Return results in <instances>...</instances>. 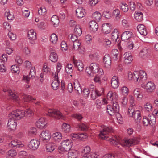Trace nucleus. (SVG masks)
I'll list each match as a JSON object with an SVG mask.
<instances>
[{
  "instance_id": "obj_1",
  "label": "nucleus",
  "mask_w": 158,
  "mask_h": 158,
  "mask_svg": "<svg viewBox=\"0 0 158 158\" xmlns=\"http://www.w3.org/2000/svg\"><path fill=\"white\" fill-rule=\"evenodd\" d=\"M110 141L116 147H119V145H121L123 146L129 147L132 145H135L138 144L139 142V139L137 138H134L131 139L121 140L120 138L118 136L115 135L113 137H110Z\"/></svg>"
},
{
  "instance_id": "obj_2",
  "label": "nucleus",
  "mask_w": 158,
  "mask_h": 158,
  "mask_svg": "<svg viewBox=\"0 0 158 158\" xmlns=\"http://www.w3.org/2000/svg\"><path fill=\"white\" fill-rule=\"evenodd\" d=\"M128 79L131 80L133 79L135 81L138 83H144L147 79V75L145 72L143 70L139 71H134L133 74L131 72L128 73Z\"/></svg>"
},
{
  "instance_id": "obj_3",
  "label": "nucleus",
  "mask_w": 158,
  "mask_h": 158,
  "mask_svg": "<svg viewBox=\"0 0 158 158\" xmlns=\"http://www.w3.org/2000/svg\"><path fill=\"white\" fill-rule=\"evenodd\" d=\"M12 117H15L18 119H20L26 115L28 117H30L33 115L32 111L30 109H28L26 111L22 110H16L11 112Z\"/></svg>"
},
{
  "instance_id": "obj_4",
  "label": "nucleus",
  "mask_w": 158,
  "mask_h": 158,
  "mask_svg": "<svg viewBox=\"0 0 158 158\" xmlns=\"http://www.w3.org/2000/svg\"><path fill=\"white\" fill-rule=\"evenodd\" d=\"M72 144L71 141L69 140H64L61 142L60 145L58 147V149L63 152H67L70 150Z\"/></svg>"
},
{
  "instance_id": "obj_5",
  "label": "nucleus",
  "mask_w": 158,
  "mask_h": 158,
  "mask_svg": "<svg viewBox=\"0 0 158 158\" xmlns=\"http://www.w3.org/2000/svg\"><path fill=\"white\" fill-rule=\"evenodd\" d=\"M100 133L99 134V137L102 139H106L109 137L107 135L109 133L113 132V130L110 127L105 126L103 127L102 130L100 131Z\"/></svg>"
},
{
  "instance_id": "obj_6",
  "label": "nucleus",
  "mask_w": 158,
  "mask_h": 158,
  "mask_svg": "<svg viewBox=\"0 0 158 158\" xmlns=\"http://www.w3.org/2000/svg\"><path fill=\"white\" fill-rule=\"evenodd\" d=\"M119 111V106L118 103L112 104V106L108 105L107 106V112L109 115L112 116L116 112Z\"/></svg>"
},
{
  "instance_id": "obj_7",
  "label": "nucleus",
  "mask_w": 158,
  "mask_h": 158,
  "mask_svg": "<svg viewBox=\"0 0 158 158\" xmlns=\"http://www.w3.org/2000/svg\"><path fill=\"white\" fill-rule=\"evenodd\" d=\"M99 68L98 64L96 63H92L89 67L86 68V72L90 76H94Z\"/></svg>"
},
{
  "instance_id": "obj_8",
  "label": "nucleus",
  "mask_w": 158,
  "mask_h": 158,
  "mask_svg": "<svg viewBox=\"0 0 158 158\" xmlns=\"http://www.w3.org/2000/svg\"><path fill=\"white\" fill-rule=\"evenodd\" d=\"M11 114V112L9 114L8 116L10 118L8 120L7 124L8 129L9 130V131H13L16 129L17 123L15 121V120H18L15 117H12ZM19 120L18 119V120Z\"/></svg>"
},
{
  "instance_id": "obj_9",
  "label": "nucleus",
  "mask_w": 158,
  "mask_h": 158,
  "mask_svg": "<svg viewBox=\"0 0 158 158\" xmlns=\"http://www.w3.org/2000/svg\"><path fill=\"white\" fill-rule=\"evenodd\" d=\"M48 115L56 119H63V115L60 111L55 109H50L48 110Z\"/></svg>"
},
{
  "instance_id": "obj_10",
  "label": "nucleus",
  "mask_w": 158,
  "mask_h": 158,
  "mask_svg": "<svg viewBox=\"0 0 158 158\" xmlns=\"http://www.w3.org/2000/svg\"><path fill=\"white\" fill-rule=\"evenodd\" d=\"M52 75L54 78L52 83V86L54 90H56L58 89L59 86L58 73L56 72L55 73H53Z\"/></svg>"
},
{
  "instance_id": "obj_11",
  "label": "nucleus",
  "mask_w": 158,
  "mask_h": 158,
  "mask_svg": "<svg viewBox=\"0 0 158 158\" xmlns=\"http://www.w3.org/2000/svg\"><path fill=\"white\" fill-rule=\"evenodd\" d=\"M107 98L108 100H109L112 101V104L118 103L117 102V100L118 98V95L115 93L112 92L111 91H109L107 94Z\"/></svg>"
},
{
  "instance_id": "obj_12",
  "label": "nucleus",
  "mask_w": 158,
  "mask_h": 158,
  "mask_svg": "<svg viewBox=\"0 0 158 158\" xmlns=\"http://www.w3.org/2000/svg\"><path fill=\"white\" fill-rule=\"evenodd\" d=\"M40 144V141L33 139L30 141L28 144V147L30 149L35 150L37 149Z\"/></svg>"
},
{
  "instance_id": "obj_13",
  "label": "nucleus",
  "mask_w": 158,
  "mask_h": 158,
  "mask_svg": "<svg viewBox=\"0 0 158 158\" xmlns=\"http://www.w3.org/2000/svg\"><path fill=\"white\" fill-rule=\"evenodd\" d=\"M73 62L77 70L80 72L82 71L84 69V65L80 60H77L73 58Z\"/></svg>"
},
{
  "instance_id": "obj_14",
  "label": "nucleus",
  "mask_w": 158,
  "mask_h": 158,
  "mask_svg": "<svg viewBox=\"0 0 158 158\" xmlns=\"http://www.w3.org/2000/svg\"><path fill=\"white\" fill-rule=\"evenodd\" d=\"M40 138L43 141H48L51 138V135L48 131H44L42 132L40 135Z\"/></svg>"
},
{
  "instance_id": "obj_15",
  "label": "nucleus",
  "mask_w": 158,
  "mask_h": 158,
  "mask_svg": "<svg viewBox=\"0 0 158 158\" xmlns=\"http://www.w3.org/2000/svg\"><path fill=\"white\" fill-rule=\"evenodd\" d=\"M85 13V9L81 7H78L76 10V15L78 18L83 17Z\"/></svg>"
},
{
  "instance_id": "obj_16",
  "label": "nucleus",
  "mask_w": 158,
  "mask_h": 158,
  "mask_svg": "<svg viewBox=\"0 0 158 158\" xmlns=\"http://www.w3.org/2000/svg\"><path fill=\"white\" fill-rule=\"evenodd\" d=\"M155 86L154 84L152 82H148L145 85L144 89L148 93H151L155 89Z\"/></svg>"
},
{
  "instance_id": "obj_17",
  "label": "nucleus",
  "mask_w": 158,
  "mask_h": 158,
  "mask_svg": "<svg viewBox=\"0 0 158 158\" xmlns=\"http://www.w3.org/2000/svg\"><path fill=\"white\" fill-rule=\"evenodd\" d=\"M135 123L138 124L141 121L142 118L141 113L139 110H135L133 117Z\"/></svg>"
},
{
  "instance_id": "obj_18",
  "label": "nucleus",
  "mask_w": 158,
  "mask_h": 158,
  "mask_svg": "<svg viewBox=\"0 0 158 158\" xmlns=\"http://www.w3.org/2000/svg\"><path fill=\"white\" fill-rule=\"evenodd\" d=\"M103 61L106 67L109 68L111 64V59L108 54H106L104 56Z\"/></svg>"
},
{
  "instance_id": "obj_19",
  "label": "nucleus",
  "mask_w": 158,
  "mask_h": 158,
  "mask_svg": "<svg viewBox=\"0 0 158 158\" xmlns=\"http://www.w3.org/2000/svg\"><path fill=\"white\" fill-rule=\"evenodd\" d=\"M119 85L118 79L116 76H114L111 80V86L114 89L117 88Z\"/></svg>"
},
{
  "instance_id": "obj_20",
  "label": "nucleus",
  "mask_w": 158,
  "mask_h": 158,
  "mask_svg": "<svg viewBox=\"0 0 158 158\" xmlns=\"http://www.w3.org/2000/svg\"><path fill=\"white\" fill-rule=\"evenodd\" d=\"M102 30L103 33L107 34L111 31V25L110 23H105L102 25Z\"/></svg>"
},
{
  "instance_id": "obj_21",
  "label": "nucleus",
  "mask_w": 158,
  "mask_h": 158,
  "mask_svg": "<svg viewBox=\"0 0 158 158\" xmlns=\"http://www.w3.org/2000/svg\"><path fill=\"white\" fill-rule=\"evenodd\" d=\"M138 31L140 33L143 35H146L147 34V31L145 26L143 24L139 25L137 27Z\"/></svg>"
},
{
  "instance_id": "obj_22",
  "label": "nucleus",
  "mask_w": 158,
  "mask_h": 158,
  "mask_svg": "<svg viewBox=\"0 0 158 158\" xmlns=\"http://www.w3.org/2000/svg\"><path fill=\"white\" fill-rule=\"evenodd\" d=\"M132 36V33L129 31L124 32L121 35V38L123 41H125L131 38Z\"/></svg>"
},
{
  "instance_id": "obj_23",
  "label": "nucleus",
  "mask_w": 158,
  "mask_h": 158,
  "mask_svg": "<svg viewBox=\"0 0 158 158\" xmlns=\"http://www.w3.org/2000/svg\"><path fill=\"white\" fill-rule=\"evenodd\" d=\"M57 145L54 143H49L46 144V150L47 152H52L56 148Z\"/></svg>"
},
{
  "instance_id": "obj_24",
  "label": "nucleus",
  "mask_w": 158,
  "mask_h": 158,
  "mask_svg": "<svg viewBox=\"0 0 158 158\" xmlns=\"http://www.w3.org/2000/svg\"><path fill=\"white\" fill-rule=\"evenodd\" d=\"M74 89L76 91V93L80 94L82 92V90L81 85L78 81L76 80L73 82Z\"/></svg>"
},
{
  "instance_id": "obj_25",
  "label": "nucleus",
  "mask_w": 158,
  "mask_h": 158,
  "mask_svg": "<svg viewBox=\"0 0 158 158\" xmlns=\"http://www.w3.org/2000/svg\"><path fill=\"white\" fill-rule=\"evenodd\" d=\"M9 146L11 147H15L16 148L23 147V145L21 143V142L17 140L12 141L9 144Z\"/></svg>"
},
{
  "instance_id": "obj_26",
  "label": "nucleus",
  "mask_w": 158,
  "mask_h": 158,
  "mask_svg": "<svg viewBox=\"0 0 158 158\" xmlns=\"http://www.w3.org/2000/svg\"><path fill=\"white\" fill-rule=\"evenodd\" d=\"M52 49H50L51 53L49 56V59L52 62H56L58 59V56L55 52H52Z\"/></svg>"
},
{
  "instance_id": "obj_27",
  "label": "nucleus",
  "mask_w": 158,
  "mask_h": 158,
  "mask_svg": "<svg viewBox=\"0 0 158 158\" xmlns=\"http://www.w3.org/2000/svg\"><path fill=\"white\" fill-rule=\"evenodd\" d=\"M46 124V123L43 118H40L36 123V126L40 129H43Z\"/></svg>"
},
{
  "instance_id": "obj_28",
  "label": "nucleus",
  "mask_w": 158,
  "mask_h": 158,
  "mask_svg": "<svg viewBox=\"0 0 158 158\" xmlns=\"http://www.w3.org/2000/svg\"><path fill=\"white\" fill-rule=\"evenodd\" d=\"M28 37L31 40H35L36 39V33L33 30H31L28 31Z\"/></svg>"
},
{
  "instance_id": "obj_29",
  "label": "nucleus",
  "mask_w": 158,
  "mask_h": 158,
  "mask_svg": "<svg viewBox=\"0 0 158 158\" xmlns=\"http://www.w3.org/2000/svg\"><path fill=\"white\" fill-rule=\"evenodd\" d=\"M124 60V62L126 64L131 63L133 60L132 56L129 55L128 52H126L123 55Z\"/></svg>"
},
{
  "instance_id": "obj_30",
  "label": "nucleus",
  "mask_w": 158,
  "mask_h": 158,
  "mask_svg": "<svg viewBox=\"0 0 158 158\" xmlns=\"http://www.w3.org/2000/svg\"><path fill=\"white\" fill-rule=\"evenodd\" d=\"M89 27L90 30L94 31H96L98 28L97 23L94 21H92L89 23Z\"/></svg>"
},
{
  "instance_id": "obj_31",
  "label": "nucleus",
  "mask_w": 158,
  "mask_h": 158,
  "mask_svg": "<svg viewBox=\"0 0 158 158\" xmlns=\"http://www.w3.org/2000/svg\"><path fill=\"white\" fill-rule=\"evenodd\" d=\"M150 51L146 48H143L141 51L140 55L143 58L147 57L150 55Z\"/></svg>"
},
{
  "instance_id": "obj_32",
  "label": "nucleus",
  "mask_w": 158,
  "mask_h": 158,
  "mask_svg": "<svg viewBox=\"0 0 158 158\" xmlns=\"http://www.w3.org/2000/svg\"><path fill=\"white\" fill-rule=\"evenodd\" d=\"M71 127L68 124L64 123L62 126V131L66 133H69L71 132Z\"/></svg>"
},
{
  "instance_id": "obj_33",
  "label": "nucleus",
  "mask_w": 158,
  "mask_h": 158,
  "mask_svg": "<svg viewBox=\"0 0 158 158\" xmlns=\"http://www.w3.org/2000/svg\"><path fill=\"white\" fill-rule=\"evenodd\" d=\"M35 76V73H29V76H23V79L24 81H26V82L28 83L29 82L30 79L34 78Z\"/></svg>"
},
{
  "instance_id": "obj_34",
  "label": "nucleus",
  "mask_w": 158,
  "mask_h": 158,
  "mask_svg": "<svg viewBox=\"0 0 158 158\" xmlns=\"http://www.w3.org/2000/svg\"><path fill=\"white\" fill-rule=\"evenodd\" d=\"M91 93V97L93 100H95L97 97L100 96L101 95V94L98 90H95L92 91Z\"/></svg>"
},
{
  "instance_id": "obj_35",
  "label": "nucleus",
  "mask_w": 158,
  "mask_h": 158,
  "mask_svg": "<svg viewBox=\"0 0 158 158\" xmlns=\"http://www.w3.org/2000/svg\"><path fill=\"white\" fill-rule=\"evenodd\" d=\"M134 16L135 19L138 21L140 22L143 20V15L142 12L136 11L134 14Z\"/></svg>"
},
{
  "instance_id": "obj_36",
  "label": "nucleus",
  "mask_w": 158,
  "mask_h": 158,
  "mask_svg": "<svg viewBox=\"0 0 158 158\" xmlns=\"http://www.w3.org/2000/svg\"><path fill=\"white\" fill-rule=\"evenodd\" d=\"M112 15L115 17V19L117 20H119L121 17L120 11L118 9H115L113 10Z\"/></svg>"
},
{
  "instance_id": "obj_37",
  "label": "nucleus",
  "mask_w": 158,
  "mask_h": 158,
  "mask_svg": "<svg viewBox=\"0 0 158 158\" xmlns=\"http://www.w3.org/2000/svg\"><path fill=\"white\" fill-rule=\"evenodd\" d=\"M118 32L117 29H114L111 33V37L112 40L116 42L117 41L118 37Z\"/></svg>"
},
{
  "instance_id": "obj_38",
  "label": "nucleus",
  "mask_w": 158,
  "mask_h": 158,
  "mask_svg": "<svg viewBox=\"0 0 158 158\" xmlns=\"http://www.w3.org/2000/svg\"><path fill=\"white\" fill-rule=\"evenodd\" d=\"M75 34L78 36H80L82 33V30L79 25H76L74 29Z\"/></svg>"
},
{
  "instance_id": "obj_39",
  "label": "nucleus",
  "mask_w": 158,
  "mask_h": 158,
  "mask_svg": "<svg viewBox=\"0 0 158 158\" xmlns=\"http://www.w3.org/2000/svg\"><path fill=\"white\" fill-rule=\"evenodd\" d=\"M77 156V152L75 150H72L68 152V158H76Z\"/></svg>"
},
{
  "instance_id": "obj_40",
  "label": "nucleus",
  "mask_w": 158,
  "mask_h": 158,
  "mask_svg": "<svg viewBox=\"0 0 158 158\" xmlns=\"http://www.w3.org/2000/svg\"><path fill=\"white\" fill-rule=\"evenodd\" d=\"M51 21L54 26H56L59 23L58 17L56 15H54L52 17Z\"/></svg>"
},
{
  "instance_id": "obj_41",
  "label": "nucleus",
  "mask_w": 158,
  "mask_h": 158,
  "mask_svg": "<svg viewBox=\"0 0 158 158\" xmlns=\"http://www.w3.org/2000/svg\"><path fill=\"white\" fill-rule=\"evenodd\" d=\"M53 139L56 142H59L62 139L61 133L57 132L54 133L53 134Z\"/></svg>"
},
{
  "instance_id": "obj_42",
  "label": "nucleus",
  "mask_w": 158,
  "mask_h": 158,
  "mask_svg": "<svg viewBox=\"0 0 158 158\" xmlns=\"http://www.w3.org/2000/svg\"><path fill=\"white\" fill-rule=\"evenodd\" d=\"M135 107H134L129 106L127 110V114L130 117H133L134 114L135 112Z\"/></svg>"
},
{
  "instance_id": "obj_43",
  "label": "nucleus",
  "mask_w": 158,
  "mask_h": 158,
  "mask_svg": "<svg viewBox=\"0 0 158 158\" xmlns=\"http://www.w3.org/2000/svg\"><path fill=\"white\" fill-rule=\"evenodd\" d=\"M92 18L97 21H100L101 18V15L98 12H95L92 15Z\"/></svg>"
},
{
  "instance_id": "obj_44",
  "label": "nucleus",
  "mask_w": 158,
  "mask_h": 158,
  "mask_svg": "<svg viewBox=\"0 0 158 158\" xmlns=\"http://www.w3.org/2000/svg\"><path fill=\"white\" fill-rule=\"evenodd\" d=\"M149 116V124L151 126H152L156 123V118L155 116L152 115H150Z\"/></svg>"
},
{
  "instance_id": "obj_45",
  "label": "nucleus",
  "mask_w": 158,
  "mask_h": 158,
  "mask_svg": "<svg viewBox=\"0 0 158 158\" xmlns=\"http://www.w3.org/2000/svg\"><path fill=\"white\" fill-rule=\"evenodd\" d=\"M75 127L79 128L82 131H86L88 129L87 126L83 123H80L75 125Z\"/></svg>"
},
{
  "instance_id": "obj_46",
  "label": "nucleus",
  "mask_w": 158,
  "mask_h": 158,
  "mask_svg": "<svg viewBox=\"0 0 158 158\" xmlns=\"http://www.w3.org/2000/svg\"><path fill=\"white\" fill-rule=\"evenodd\" d=\"M22 97L25 102H28L31 100H35V98H32L30 96L23 94L22 95Z\"/></svg>"
},
{
  "instance_id": "obj_47",
  "label": "nucleus",
  "mask_w": 158,
  "mask_h": 158,
  "mask_svg": "<svg viewBox=\"0 0 158 158\" xmlns=\"http://www.w3.org/2000/svg\"><path fill=\"white\" fill-rule=\"evenodd\" d=\"M144 109L147 111L150 112L152 110V106L150 102H147L144 105Z\"/></svg>"
},
{
  "instance_id": "obj_48",
  "label": "nucleus",
  "mask_w": 158,
  "mask_h": 158,
  "mask_svg": "<svg viewBox=\"0 0 158 158\" xmlns=\"http://www.w3.org/2000/svg\"><path fill=\"white\" fill-rule=\"evenodd\" d=\"M7 154L9 157L13 158L16 156L17 153L15 150L11 149L8 152Z\"/></svg>"
},
{
  "instance_id": "obj_49",
  "label": "nucleus",
  "mask_w": 158,
  "mask_h": 158,
  "mask_svg": "<svg viewBox=\"0 0 158 158\" xmlns=\"http://www.w3.org/2000/svg\"><path fill=\"white\" fill-rule=\"evenodd\" d=\"M46 13V10L44 6H42L39 9L38 11L39 14L40 15H44Z\"/></svg>"
},
{
  "instance_id": "obj_50",
  "label": "nucleus",
  "mask_w": 158,
  "mask_h": 158,
  "mask_svg": "<svg viewBox=\"0 0 158 158\" xmlns=\"http://www.w3.org/2000/svg\"><path fill=\"white\" fill-rule=\"evenodd\" d=\"M50 37V41L53 43L56 44L58 40V37L56 34L53 33L52 34Z\"/></svg>"
},
{
  "instance_id": "obj_51",
  "label": "nucleus",
  "mask_w": 158,
  "mask_h": 158,
  "mask_svg": "<svg viewBox=\"0 0 158 158\" xmlns=\"http://www.w3.org/2000/svg\"><path fill=\"white\" fill-rule=\"evenodd\" d=\"M8 94L10 96L11 98L15 100H17L18 99V97L17 95L12 92L11 91H9L8 92Z\"/></svg>"
},
{
  "instance_id": "obj_52",
  "label": "nucleus",
  "mask_w": 158,
  "mask_h": 158,
  "mask_svg": "<svg viewBox=\"0 0 158 158\" xmlns=\"http://www.w3.org/2000/svg\"><path fill=\"white\" fill-rule=\"evenodd\" d=\"M5 16L7 17L8 20H12L14 19L13 15L10 13L9 10L5 12Z\"/></svg>"
},
{
  "instance_id": "obj_53",
  "label": "nucleus",
  "mask_w": 158,
  "mask_h": 158,
  "mask_svg": "<svg viewBox=\"0 0 158 158\" xmlns=\"http://www.w3.org/2000/svg\"><path fill=\"white\" fill-rule=\"evenodd\" d=\"M111 44L110 40L107 39H105L103 41V44L106 47H109L110 46Z\"/></svg>"
},
{
  "instance_id": "obj_54",
  "label": "nucleus",
  "mask_w": 158,
  "mask_h": 158,
  "mask_svg": "<svg viewBox=\"0 0 158 158\" xmlns=\"http://www.w3.org/2000/svg\"><path fill=\"white\" fill-rule=\"evenodd\" d=\"M77 36H78L75 35H69V39H70L72 42H74L78 41L77 40Z\"/></svg>"
},
{
  "instance_id": "obj_55",
  "label": "nucleus",
  "mask_w": 158,
  "mask_h": 158,
  "mask_svg": "<svg viewBox=\"0 0 158 158\" xmlns=\"http://www.w3.org/2000/svg\"><path fill=\"white\" fill-rule=\"evenodd\" d=\"M81 45L80 43L78 41H77L73 42V48L75 50H78L80 48Z\"/></svg>"
},
{
  "instance_id": "obj_56",
  "label": "nucleus",
  "mask_w": 158,
  "mask_h": 158,
  "mask_svg": "<svg viewBox=\"0 0 158 158\" xmlns=\"http://www.w3.org/2000/svg\"><path fill=\"white\" fill-rule=\"evenodd\" d=\"M140 89H135L134 91L133 94L137 98H141L140 97L141 96L140 94Z\"/></svg>"
},
{
  "instance_id": "obj_57",
  "label": "nucleus",
  "mask_w": 158,
  "mask_h": 158,
  "mask_svg": "<svg viewBox=\"0 0 158 158\" xmlns=\"http://www.w3.org/2000/svg\"><path fill=\"white\" fill-rule=\"evenodd\" d=\"M121 91L123 94L127 95L128 93V89L127 87L123 86L122 88Z\"/></svg>"
},
{
  "instance_id": "obj_58",
  "label": "nucleus",
  "mask_w": 158,
  "mask_h": 158,
  "mask_svg": "<svg viewBox=\"0 0 158 158\" xmlns=\"http://www.w3.org/2000/svg\"><path fill=\"white\" fill-rule=\"evenodd\" d=\"M61 47L62 51H65L67 50V46L66 43L64 41H62L61 44Z\"/></svg>"
},
{
  "instance_id": "obj_59",
  "label": "nucleus",
  "mask_w": 158,
  "mask_h": 158,
  "mask_svg": "<svg viewBox=\"0 0 158 158\" xmlns=\"http://www.w3.org/2000/svg\"><path fill=\"white\" fill-rule=\"evenodd\" d=\"M90 93V92L89 90V89L85 88L83 90V96L85 98L88 97Z\"/></svg>"
},
{
  "instance_id": "obj_60",
  "label": "nucleus",
  "mask_w": 158,
  "mask_h": 158,
  "mask_svg": "<svg viewBox=\"0 0 158 158\" xmlns=\"http://www.w3.org/2000/svg\"><path fill=\"white\" fill-rule=\"evenodd\" d=\"M121 8L123 11L127 12L128 10V7L127 5L126 4H122L121 6Z\"/></svg>"
},
{
  "instance_id": "obj_61",
  "label": "nucleus",
  "mask_w": 158,
  "mask_h": 158,
  "mask_svg": "<svg viewBox=\"0 0 158 158\" xmlns=\"http://www.w3.org/2000/svg\"><path fill=\"white\" fill-rule=\"evenodd\" d=\"M8 35L10 39L12 40H15L16 38V34L11 31H9L8 33Z\"/></svg>"
},
{
  "instance_id": "obj_62",
  "label": "nucleus",
  "mask_w": 158,
  "mask_h": 158,
  "mask_svg": "<svg viewBox=\"0 0 158 158\" xmlns=\"http://www.w3.org/2000/svg\"><path fill=\"white\" fill-rule=\"evenodd\" d=\"M95 154L94 153L90 154L88 153L84 154L82 158H95Z\"/></svg>"
},
{
  "instance_id": "obj_63",
  "label": "nucleus",
  "mask_w": 158,
  "mask_h": 158,
  "mask_svg": "<svg viewBox=\"0 0 158 158\" xmlns=\"http://www.w3.org/2000/svg\"><path fill=\"white\" fill-rule=\"evenodd\" d=\"M11 71L13 73H17L19 72L18 71L19 70V68L16 65H13L11 67Z\"/></svg>"
},
{
  "instance_id": "obj_64",
  "label": "nucleus",
  "mask_w": 158,
  "mask_h": 158,
  "mask_svg": "<svg viewBox=\"0 0 158 158\" xmlns=\"http://www.w3.org/2000/svg\"><path fill=\"white\" fill-rule=\"evenodd\" d=\"M118 52L117 49H114L112 50V54L114 56V58L117 59L118 56Z\"/></svg>"
}]
</instances>
